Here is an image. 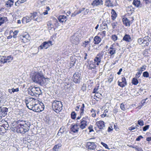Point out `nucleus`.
Instances as JSON below:
<instances>
[{
  "instance_id": "nucleus-1",
  "label": "nucleus",
  "mask_w": 151,
  "mask_h": 151,
  "mask_svg": "<svg viewBox=\"0 0 151 151\" xmlns=\"http://www.w3.org/2000/svg\"><path fill=\"white\" fill-rule=\"evenodd\" d=\"M12 130L17 133L24 134L29 130L31 123L28 121L20 119L12 124Z\"/></svg>"
},
{
  "instance_id": "nucleus-2",
  "label": "nucleus",
  "mask_w": 151,
  "mask_h": 151,
  "mask_svg": "<svg viewBox=\"0 0 151 151\" xmlns=\"http://www.w3.org/2000/svg\"><path fill=\"white\" fill-rule=\"evenodd\" d=\"M63 105L60 101L55 100L52 103L53 109L57 113H58L62 109Z\"/></svg>"
},
{
  "instance_id": "nucleus-3",
  "label": "nucleus",
  "mask_w": 151,
  "mask_h": 151,
  "mask_svg": "<svg viewBox=\"0 0 151 151\" xmlns=\"http://www.w3.org/2000/svg\"><path fill=\"white\" fill-rule=\"evenodd\" d=\"M32 78L34 82L41 83L44 77L42 72H35Z\"/></svg>"
},
{
  "instance_id": "nucleus-4",
  "label": "nucleus",
  "mask_w": 151,
  "mask_h": 151,
  "mask_svg": "<svg viewBox=\"0 0 151 151\" xmlns=\"http://www.w3.org/2000/svg\"><path fill=\"white\" fill-rule=\"evenodd\" d=\"M44 105L42 102H40L38 101V102L35 104L32 110L34 111L39 112L43 111L44 109Z\"/></svg>"
},
{
  "instance_id": "nucleus-5",
  "label": "nucleus",
  "mask_w": 151,
  "mask_h": 151,
  "mask_svg": "<svg viewBox=\"0 0 151 151\" xmlns=\"http://www.w3.org/2000/svg\"><path fill=\"white\" fill-rule=\"evenodd\" d=\"M104 53L103 51L100 52L97 55L96 57L94 60V63L95 65H99L101 62V59L103 58Z\"/></svg>"
},
{
  "instance_id": "nucleus-6",
  "label": "nucleus",
  "mask_w": 151,
  "mask_h": 151,
  "mask_svg": "<svg viewBox=\"0 0 151 151\" xmlns=\"http://www.w3.org/2000/svg\"><path fill=\"white\" fill-rule=\"evenodd\" d=\"M13 60V57L12 56H2L0 59V62L1 63H5L11 62Z\"/></svg>"
},
{
  "instance_id": "nucleus-7",
  "label": "nucleus",
  "mask_w": 151,
  "mask_h": 151,
  "mask_svg": "<svg viewBox=\"0 0 151 151\" xmlns=\"http://www.w3.org/2000/svg\"><path fill=\"white\" fill-rule=\"evenodd\" d=\"M52 45V42L49 40L47 41H45L42 43L41 45L38 47V49L41 50L44 48L45 49H47L49 46Z\"/></svg>"
},
{
  "instance_id": "nucleus-8",
  "label": "nucleus",
  "mask_w": 151,
  "mask_h": 151,
  "mask_svg": "<svg viewBox=\"0 0 151 151\" xmlns=\"http://www.w3.org/2000/svg\"><path fill=\"white\" fill-rule=\"evenodd\" d=\"M32 19L33 20V13H31L29 15L24 17L22 19V22L24 24L30 22Z\"/></svg>"
},
{
  "instance_id": "nucleus-9",
  "label": "nucleus",
  "mask_w": 151,
  "mask_h": 151,
  "mask_svg": "<svg viewBox=\"0 0 151 151\" xmlns=\"http://www.w3.org/2000/svg\"><path fill=\"white\" fill-rule=\"evenodd\" d=\"M81 74L79 72H76L73 75V80L76 83H79L81 80Z\"/></svg>"
},
{
  "instance_id": "nucleus-10",
  "label": "nucleus",
  "mask_w": 151,
  "mask_h": 151,
  "mask_svg": "<svg viewBox=\"0 0 151 151\" xmlns=\"http://www.w3.org/2000/svg\"><path fill=\"white\" fill-rule=\"evenodd\" d=\"M86 147L88 150H94L96 147V146L95 142H88L86 145Z\"/></svg>"
},
{
  "instance_id": "nucleus-11",
  "label": "nucleus",
  "mask_w": 151,
  "mask_h": 151,
  "mask_svg": "<svg viewBox=\"0 0 151 151\" xmlns=\"http://www.w3.org/2000/svg\"><path fill=\"white\" fill-rule=\"evenodd\" d=\"M33 20L35 21H37V22H40L42 21L43 18L40 16H38L37 14V13L36 12L33 13Z\"/></svg>"
},
{
  "instance_id": "nucleus-12",
  "label": "nucleus",
  "mask_w": 151,
  "mask_h": 151,
  "mask_svg": "<svg viewBox=\"0 0 151 151\" xmlns=\"http://www.w3.org/2000/svg\"><path fill=\"white\" fill-rule=\"evenodd\" d=\"M8 109L5 107L0 106V115L2 117L5 116L6 114Z\"/></svg>"
},
{
  "instance_id": "nucleus-13",
  "label": "nucleus",
  "mask_w": 151,
  "mask_h": 151,
  "mask_svg": "<svg viewBox=\"0 0 151 151\" xmlns=\"http://www.w3.org/2000/svg\"><path fill=\"white\" fill-rule=\"evenodd\" d=\"M72 39L73 40V43L76 45L78 44L81 38L77 34H76L72 37Z\"/></svg>"
},
{
  "instance_id": "nucleus-14",
  "label": "nucleus",
  "mask_w": 151,
  "mask_h": 151,
  "mask_svg": "<svg viewBox=\"0 0 151 151\" xmlns=\"http://www.w3.org/2000/svg\"><path fill=\"white\" fill-rule=\"evenodd\" d=\"M105 123L102 121H100L96 122V125L100 129H104L105 127Z\"/></svg>"
},
{
  "instance_id": "nucleus-15",
  "label": "nucleus",
  "mask_w": 151,
  "mask_h": 151,
  "mask_svg": "<svg viewBox=\"0 0 151 151\" xmlns=\"http://www.w3.org/2000/svg\"><path fill=\"white\" fill-rule=\"evenodd\" d=\"M118 85L122 88L124 87L127 84V82L125 77H122V81H118Z\"/></svg>"
},
{
  "instance_id": "nucleus-16",
  "label": "nucleus",
  "mask_w": 151,
  "mask_h": 151,
  "mask_svg": "<svg viewBox=\"0 0 151 151\" xmlns=\"http://www.w3.org/2000/svg\"><path fill=\"white\" fill-rule=\"evenodd\" d=\"M38 102V100H36L35 101H33L29 103H28V104H27L26 106L27 108L30 110H32L34 106L35 105V104L36 103H37Z\"/></svg>"
},
{
  "instance_id": "nucleus-17",
  "label": "nucleus",
  "mask_w": 151,
  "mask_h": 151,
  "mask_svg": "<svg viewBox=\"0 0 151 151\" xmlns=\"http://www.w3.org/2000/svg\"><path fill=\"white\" fill-rule=\"evenodd\" d=\"M103 1L102 0H94L91 4L92 6H96L103 4Z\"/></svg>"
},
{
  "instance_id": "nucleus-18",
  "label": "nucleus",
  "mask_w": 151,
  "mask_h": 151,
  "mask_svg": "<svg viewBox=\"0 0 151 151\" xmlns=\"http://www.w3.org/2000/svg\"><path fill=\"white\" fill-rule=\"evenodd\" d=\"M150 38V37L148 36H146L143 38V44L144 45V46H147L149 45Z\"/></svg>"
},
{
  "instance_id": "nucleus-19",
  "label": "nucleus",
  "mask_w": 151,
  "mask_h": 151,
  "mask_svg": "<svg viewBox=\"0 0 151 151\" xmlns=\"http://www.w3.org/2000/svg\"><path fill=\"white\" fill-rule=\"evenodd\" d=\"M124 41L127 42H130L132 41V40L130 35L128 34H125L122 40Z\"/></svg>"
},
{
  "instance_id": "nucleus-20",
  "label": "nucleus",
  "mask_w": 151,
  "mask_h": 151,
  "mask_svg": "<svg viewBox=\"0 0 151 151\" xmlns=\"http://www.w3.org/2000/svg\"><path fill=\"white\" fill-rule=\"evenodd\" d=\"M80 124L79 125V126L80 128L82 129H85L87 126V121H83L81 120Z\"/></svg>"
},
{
  "instance_id": "nucleus-21",
  "label": "nucleus",
  "mask_w": 151,
  "mask_h": 151,
  "mask_svg": "<svg viewBox=\"0 0 151 151\" xmlns=\"http://www.w3.org/2000/svg\"><path fill=\"white\" fill-rule=\"evenodd\" d=\"M105 5L108 7L114 6L113 1L111 0H106L105 1Z\"/></svg>"
},
{
  "instance_id": "nucleus-22",
  "label": "nucleus",
  "mask_w": 151,
  "mask_h": 151,
  "mask_svg": "<svg viewBox=\"0 0 151 151\" xmlns=\"http://www.w3.org/2000/svg\"><path fill=\"white\" fill-rule=\"evenodd\" d=\"M122 21L123 24L126 26H130V21L127 18L124 17L122 18Z\"/></svg>"
},
{
  "instance_id": "nucleus-23",
  "label": "nucleus",
  "mask_w": 151,
  "mask_h": 151,
  "mask_svg": "<svg viewBox=\"0 0 151 151\" xmlns=\"http://www.w3.org/2000/svg\"><path fill=\"white\" fill-rule=\"evenodd\" d=\"M133 4L137 7H141L142 5L139 0H134Z\"/></svg>"
},
{
  "instance_id": "nucleus-24",
  "label": "nucleus",
  "mask_w": 151,
  "mask_h": 151,
  "mask_svg": "<svg viewBox=\"0 0 151 151\" xmlns=\"http://www.w3.org/2000/svg\"><path fill=\"white\" fill-rule=\"evenodd\" d=\"M72 125V127L70 128L71 131L74 133L77 132L79 129L78 127V126L75 124Z\"/></svg>"
},
{
  "instance_id": "nucleus-25",
  "label": "nucleus",
  "mask_w": 151,
  "mask_h": 151,
  "mask_svg": "<svg viewBox=\"0 0 151 151\" xmlns=\"http://www.w3.org/2000/svg\"><path fill=\"white\" fill-rule=\"evenodd\" d=\"M36 99H34V98H32L30 97H27L26 98V99L24 100V101L27 104L30 102L33 101H35Z\"/></svg>"
},
{
  "instance_id": "nucleus-26",
  "label": "nucleus",
  "mask_w": 151,
  "mask_h": 151,
  "mask_svg": "<svg viewBox=\"0 0 151 151\" xmlns=\"http://www.w3.org/2000/svg\"><path fill=\"white\" fill-rule=\"evenodd\" d=\"M101 41V39L99 36H96L94 38L93 42L95 44L99 43Z\"/></svg>"
},
{
  "instance_id": "nucleus-27",
  "label": "nucleus",
  "mask_w": 151,
  "mask_h": 151,
  "mask_svg": "<svg viewBox=\"0 0 151 151\" xmlns=\"http://www.w3.org/2000/svg\"><path fill=\"white\" fill-rule=\"evenodd\" d=\"M66 16L65 15H60L58 17V19L60 22H63L66 21Z\"/></svg>"
},
{
  "instance_id": "nucleus-28",
  "label": "nucleus",
  "mask_w": 151,
  "mask_h": 151,
  "mask_svg": "<svg viewBox=\"0 0 151 151\" xmlns=\"http://www.w3.org/2000/svg\"><path fill=\"white\" fill-rule=\"evenodd\" d=\"M14 3L13 0H9L7 1L5 4V6L7 7H11Z\"/></svg>"
},
{
  "instance_id": "nucleus-29",
  "label": "nucleus",
  "mask_w": 151,
  "mask_h": 151,
  "mask_svg": "<svg viewBox=\"0 0 151 151\" xmlns=\"http://www.w3.org/2000/svg\"><path fill=\"white\" fill-rule=\"evenodd\" d=\"M111 13L112 14V19L113 20H114L116 17L117 16V14L116 13V12L114 9H111Z\"/></svg>"
},
{
  "instance_id": "nucleus-30",
  "label": "nucleus",
  "mask_w": 151,
  "mask_h": 151,
  "mask_svg": "<svg viewBox=\"0 0 151 151\" xmlns=\"http://www.w3.org/2000/svg\"><path fill=\"white\" fill-rule=\"evenodd\" d=\"M100 28L102 29H106L108 28L107 23L106 22L104 21L100 26Z\"/></svg>"
},
{
  "instance_id": "nucleus-31",
  "label": "nucleus",
  "mask_w": 151,
  "mask_h": 151,
  "mask_svg": "<svg viewBox=\"0 0 151 151\" xmlns=\"http://www.w3.org/2000/svg\"><path fill=\"white\" fill-rule=\"evenodd\" d=\"M35 89V96H37V95H39L41 93V91L39 87L34 88Z\"/></svg>"
},
{
  "instance_id": "nucleus-32",
  "label": "nucleus",
  "mask_w": 151,
  "mask_h": 151,
  "mask_svg": "<svg viewBox=\"0 0 151 151\" xmlns=\"http://www.w3.org/2000/svg\"><path fill=\"white\" fill-rule=\"evenodd\" d=\"M7 18L6 17H3L1 15H0V26L4 23L6 20Z\"/></svg>"
},
{
  "instance_id": "nucleus-33",
  "label": "nucleus",
  "mask_w": 151,
  "mask_h": 151,
  "mask_svg": "<svg viewBox=\"0 0 151 151\" xmlns=\"http://www.w3.org/2000/svg\"><path fill=\"white\" fill-rule=\"evenodd\" d=\"M28 91L29 94L32 96H35V89L34 88H32L31 89H29Z\"/></svg>"
},
{
  "instance_id": "nucleus-34",
  "label": "nucleus",
  "mask_w": 151,
  "mask_h": 151,
  "mask_svg": "<svg viewBox=\"0 0 151 151\" xmlns=\"http://www.w3.org/2000/svg\"><path fill=\"white\" fill-rule=\"evenodd\" d=\"M47 25L49 29L51 30L54 27V25L53 24L52 21H50L47 23Z\"/></svg>"
},
{
  "instance_id": "nucleus-35",
  "label": "nucleus",
  "mask_w": 151,
  "mask_h": 151,
  "mask_svg": "<svg viewBox=\"0 0 151 151\" xmlns=\"http://www.w3.org/2000/svg\"><path fill=\"white\" fill-rule=\"evenodd\" d=\"M84 107L85 105L84 104H82V106L80 108V116H82L84 114Z\"/></svg>"
},
{
  "instance_id": "nucleus-36",
  "label": "nucleus",
  "mask_w": 151,
  "mask_h": 151,
  "mask_svg": "<svg viewBox=\"0 0 151 151\" xmlns=\"http://www.w3.org/2000/svg\"><path fill=\"white\" fill-rule=\"evenodd\" d=\"M25 0H18L15 3V5L16 6H18L20 4L23 3L26 1Z\"/></svg>"
},
{
  "instance_id": "nucleus-37",
  "label": "nucleus",
  "mask_w": 151,
  "mask_h": 151,
  "mask_svg": "<svg viewBox=\"0 0 151 151\" xmlns=\"http://www.w3.org/2000/svg\"><path fill=\"white\" fill-rule=\"evenodd\" d=\"M138 80L136 78H134L132 79V83L133 84L136 85L138 84Z\"/></svg>"
},
{
  "instance_id": "nucleus-38",
  "label": "nucleus",
  "mask_w": 151,
  "mask_h": 151,
  "mask_svg": "<svg viewBox=\"0 0 151 151\" xmlns=\"http://www.w3.org/2000/svg\"><path fill=\"white\" fill-rule=\"evenodd\" d=\"M116 49L108 50V53L110 54V56H112L116 53Z\"/></svg>"
},
{
  "instance_id": "nucleus-39",
  "label": "nucleus",
  "mask_w": 151,
  "mask_h": 151,
  "mask_svg": "<svg viewBox=\"0 0 151 151\" xmlns=\"http://www.w3.org/2000/svg\"><path fill=\"white\" fill-rule=\"evenodd\" d=\"M62 145L60 144H58L57 145H55L53 148L54 150L55 151L57 150V149L59 148Z\"/></svg>"
},
{
  "instance_id": "nucleus-40",
  "label": "nucleus",
  "mask_w": 151,
  "mask_h": 151,
  "mask_svg": "<svg viewBox=\"0 0 151 151\" xmlns=\"http://www.w3.org/2000/svg\"><path fill=\"white\" fill-rule=\"evenodd\" d=\"M138 127H139V125L138 124H137L135 126H132V127H129L128 129L129 131H132L136 129H137Z\"/></svg>"
},
{
  "instance_id": "nucleus-41",
  "label": "nucleus",
  "mask_w": 151,
  "mask_h": 151,
  "mask_svg": "<svg viewBox=\"0 0 151 151\" xmlns=\"http://www.w3.org/2000/svg\"><path fill=\"white\" fill-rule=\"evenodd\" d=\"M46 10L43 13V14L44 15H46L48 14V11H49L50 9V7L48 6H47L46 7Z\"/></svg>"
},
{
  "instance_id": "nucleus-42",
  "label": "nucleus",
  "mask_w": 151,
  "mask_h": 151,
  "mask_svg": "<svg viewBox=\"0 0 151 151\" xmlns=\"http://www.w3.org/2000/svg\"><path fill=\"white\" fill-rule=\"evenodd\" d=\"M138 124L140 126H143L144 125V122L142 120H139L137 122Z\"/></svg>"
},
{
  "instance_id": "nucleus-43",
  "label": "nucleus",
  "mask_w": 151,
  "mask_h": 151,
  "mask_svg": "<svg viewBox=\"0 0 151 151\" xmlns=\"http://www.w3.org/2000/svg\"><path fill=\"white\" fill-rule=\"evenodd\" d=\"M91 112L92 113L91 115L93 117H95L96 116V113L95 110L93 109H92L91 110Z\"/></svg>"
},
{
  "instance_id": "nucleus-44",
  "label": "nucleus",
  "mask_w": 151,
  "mask_h": 151,
  "mask_svg": "<svg viewBox=\"0 0 151 151\" xmlns=\"http://www.w3.org/2000/svg\"><path fill=\"white\" fill-rule=\"evenodd\" d=\"M99 86H98L96 87H95V88L94 89L93 93H95L96 94H98V90L99 89Z\"/></svg>"
},
{
  "instance_id": "nucleus-45",
  "label": "nucleus",
  "mask_w": 151,
  "mask_h": 151,
  "mask_svg": "<svg viewBox=\"0 0 151 151\" xmlns=\"http://www.w3.org/2000/svg\"><path fill=\"white\" fill-rule=\"evenodd\" d=\"M38 3L40 6H43L45 5V2L44 0H40L38 1Z\"/></svg>"
},
{
  "instance_id": "nucleus-46",
  "label": "nucleus",
  "mask_w": 151,
  "mask_h": 151,
  "mask_svg": "<svg viewBox=\"0 0 151 151\" xmlns=\"http://www.w3.org/2000/svg\"><path fill=\"white\" fill-rule=\"evenodd\" d=\"M85 9V8H83L81 9H80L78 11H75V13H76V14H78L81 13L82 12L84 11Z\"/></svg>"
},
{
  "instance_id": "nucleus-47",
  "label": "nucleus",
  "mask_w": 151,
  "mask_h": 151,
  "mask_svg": "<svg viewBox=\"0 0 151 151\" xmlns=\"http://www.w3.org/2000/svg\"><path fill=\"white\" fill-rule=\"evenodd\" d=\"M143 76L147 78L149 76V73L147 71H145L143 72Z\"/></svg>"
},
{
  "instance_id": "nucleus-48",
  "label": "nucleus",
  "mask_w": 151,
  "mask_h": 151,
  "mask_svg": "<svg viewBox=\"0 0 151 151\" xmlns=\"http://www.w3.org/2000/svg\"><path fill=\"white\" fill-rule=\"evenodd\" d=\"M111 38L112 40L114 41H115L117 40L118 37L116 35H114L111 36Z\"/></svg>"
},
{
  "instance_id": "nucleus-49",
  "label": "nucleus",
  "mask_w": 151,
  "mask_h": 151,
  "mask_svg": "<svg viewBox=\"0 0 151 151\" xmlns=\"http://www.w3.org/2000/svg\"><path fill=\"white\" fill-rule=\"evenodd\" d=\"M76 114L75 112L74 111L72 112L71 114V117L73 119H74L76 118Z\"/></svg>"
},
{
  "instance_id": "nucleus-50",
  "label": "nucleus",
  "mask_w": 151,
  "mask_h": 151,
  "mask_svg": "<svg viewBox=\"0 0 151 151\" xmlns=\"http://www.w3.org/2000/svg\"><path fill=\"white\" fill-rule=\"evenodd\" d=\"M101 145H102L106 149L110 150V149L108 147V145L106 144L103 142H101Z\"/></svg>"
},
{
  "instance_id": "nucleus-51",
  "label": "nucleus",
  "mask_w": 151,
  "mask_h": 151,
  "mask_svg": "<svg viewBox=\"0 0 151 151\" xmlns=\"http://www.w3.org/2000/svg\"><path fill=\"white\" fill-rule=\"evenodd\" d=\"M120 107L121 109L123 111H125L126 109L123 103H122L121 104Z\"/></svg>"
},
{
  "instance_id": "nucleus-52",
  "label": "nucleus",
  "mask_w": 151,
  "mask_h": 151,
  "mask_svg": "<svg viewBox=\"0 0 151 151\" xmlns=\"http://www.w3.org/2000/svg\"><path fill=\"white\" fill-rule=\"evenodd\" d=\"M96 65H95L94 64V63L93 65L90 64V65L89 66V69H95L96 68Z\"/></svg>"
},
{
  "instance_id": "nucleus-53",
  "label": "nucleus",
  "mask_w": 151,
  "mask_h": 151,
  "mask_svg": "<svg viewBox=\"0 0 151 151\" xmlns=\"http://www.w3.org/2000/svg\"><path fill=\"white\" fill-rule=\"evenodd\" d=\"M113 76L110 75V76L108 78V82L110 83L113 81Z\"/></svg>"
},
{
  "instance_id": "nucleus-54",
  "label": "nucleus",
  "mask_w": 151,
  "mask_h": 151,
  "mask_svg": "<svg viewBox=\"0 0 151 151\" xmlns=\"http://www.w3.org/2000/svg\"><path fill=\"white\" fill-rule=\"evenodd\" d=\"M149 125H147L144 127L143 128V131H145L148 129L149 127Z\"/></svg>"
},
{
  "instance_id": "nucleus-55",
  "label": "nucleus",
  "mask_w": 151,
  "mask_h": 151,
  "mask_svg": "<svg viewBox=\"0 0 151 151\" xmlns=\"http://www.w3.org/2000/svg\"><path fill=\"white\" fill-rule=\"evenodd\" d=\"M117 23L116 22H114L111 24V25L113 28H114L116 26Z\"/></svg>"
},
{
  "instance_id": "nucleus-56",
  "label": "nucleus",
  "mask_w": 151,
  "mask_h": 151,
  "mask_svg": "<svg viewBox=\"0 0 151 151\" xmlns=\"http://www.w3.org/2000/svg\"><path fill=\"white\" fill-rule=\"evenodd\" d=\"M143 39H142V38H139L137 40V42L140 45H141L143 44Z\"/></svg>"
},
{
  "instance_id": "nucleus-57",
  "label": "nucleus",
  "mask_w": 151,
  "mask_h": 151,
  "mask_svg": "<svg viewBox=\"0 0 151 151\" xmlns=\"http://www.w3.org/2000/svg\"><path fill=\"white\" fill-rule=\"evenodd\" d=\"M19 31L18 30H16L14 32H13L12 31H10V34L11 35V33H12L13 35H17L18 33L19 32Z\"/></svg>"
},
{
  "instance_id": "nucleus-58",
  "label": "nucleus",
  "mask_w": 151,
  "mask_h": 151,
  "mask_svg": "<svg viewBox=\"0 0 151 151\" xmlns=\"http://www.w3.org/2000/svg\"><path fill=\"white\" fill-rule=\"evenodd\" d=\"M89 43V41H85L83 43V46L84 47H86L87 45H88Z\"/></svg>"
},
{
  "instance_id": "nucleus-59",
  "label": "nucleus",
  "mask_w": 151,
  "mask_h": 151,
  "mask_svg": "<svg viewBox=\"0 0 151 151\" xmlns=\"http://www.w3.org/2000/svg\"><path fill=\"white\" fill-rule=\"evenodd\" d=\"M146 66L145 65H142L140 68V70H142V71L145 70L146 69Z\"/></svg>"
},
{
  "instance_id": "nucleus-60",
  "label": "nucleus",
  "mask_w": 151,
  "mask_h": 151,
  "mask_svg": "<svg viewBox=\"0 0 151 151\" xmlns=\"http://www.w3.org/2000/svg\"><path fill=\"white\" fill-rule=\"evenodd\" d=\"M88 119V116H85V117H83L81 120V121H87V120Z\"/></svg>"
},
{
  "instance_id": "nucleus-61",
  "label": "nucleus",
  "mask_w": 151,
  "mask_h": 151,
  "mask_svg": "<svg viewBox=\"0 0 151 151\" xmlns=\"http://www.w3.org/2000/svg\"><path fill=\"white\" fill-rule=\"evenodd\" d=\"M12 92H13V93L15 92H18L19 91V88H17L16 89H14V88H12Z\"/></svg>"
},
{
  "instance_id": "nucleus-62",
  "label": "nucleus",
  "mask_w": 151,
  "mask_h": 151,
  "mask_svg": "<svg viewBox=\"0 0 151 151\" xmlns=\"http://www.w3.org/2000/svg\"><path fill=\"white\" fill-rule=\"evenodd\" d=\"M143 137L141 135H140L138 136L137 138L136 139V141H139L140 140V139L142 138H143Z\"/></svg>"
},
{
  "instance_id": "nucleus-63",
  "label": "nucleus",
  "mask_w": 151,
  "mask_h": 151,
  "mask_svg": "<svg viewBox=\"0 0 151 151\" xmlns=\"http://www.w3.org/2000/svg\"><path fill=\"white\" fill-rule=\"evenodd\" d=\"M128 146L129 147H132L133 148H134L136 150L137 148L138 147L137 146H133L132 145H128Z\"/></svg>"
},
{
  "instance_id": "nucleus-64",
  "label": "nucleus",
  "mask_w": 151,
  "mask_h": 151,
  "mask_svg": "<svg viewBox=\"0 0 151 151\" xmlns=\"http://www.w3.org/2000/svg\"><path fill=\"white\" fill-rule=\"evenodd\" d=\"M145 1V3L146 4L151 3V0H144Z\"/></svg>"
}]
</instances>
